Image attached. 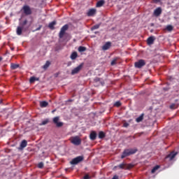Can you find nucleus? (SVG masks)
I'll use <instances>...</instances> for the list:
<instances>
[{"label": "nucleus", "mask_w": 179, "mask_h": 179, "mask_svg": "<svg viewBox=\"0 0 179 179\" xmlns=\"http://www.w3.org/2000/svg\"><path fill=\"white\" fill-rule=\"evenodd\" d=\"M178 152H172L171 154H169L167 157L166 159L169 158L170 160H172L175 158V157L177 155Z\"/></svg>", "instance_id": "ddd939ff"}, {"label": "nucleus", "mask_w": 179, "mask_h": 179, "mask_svg": "<svg viewBox=\"0 0 179 179\" xmlns=\"http://www.w3.org/2000/svg\"><path fill=\"white\" fill-rule=\"evenodd\" d=\"M57 24L56 21H52V22H50L48 27L51 29V30H54L55 29V25Z\"/></svg>", "instance_id": "f3484780"}, {"label": "nucleus", "mask_w": 179, "mask_h": 179, "mask_svg": "<svg viewBox=\"0 0 179 179\" xmlns=\"http://www.w3.org/2000/svg\"><path fill=\"white\" fill-rule=\"evenodd\" d=\"M133 167H134L133 164H127L125 163H122V164H120L118 166H115V169L116 168H119L120 169H126V170H129V169H131Z\"/></svg>", "instance_id": "f03ea898"}, {"label": "nucleus", "mask_w": 179, "mask_h": 179, "mask_svg": "<svg viewBox=\"0 0 179 179\" xmlns=\"http://www.w3.org/2000/svg\"><path fill=\"white\" fill-rule=\"evenodd\" d=\"M110 46H111L110 42H106V43H105V45H103V46L102 47V50H107L110 48Z\"/></svg>", "instance_id": "4468645a"}, {"label": "nucleus", "mask_w": 179, "mask_h": 179, "mask_svg": "<svg viewBox=\"0 0 179 179\" xmlns=\"http://www.w3.org/2000/svg\"><path fill=\"white\" fill-rule=\"evenodd\" d=\"M94 34H99V32H98V31H97V32H94Z\"/></svg>", "instance_id": "a18cd8bd"}, {"label": "nucleus", "mask_w": 179, "mask_h": 179, "mask_svg": "<svg viewBox=\"0 0 179 179\" xmlns=\"http://www.w3.org/2000/svg\"><path fill=\"white\" fill-rule=\"evenodd\" d=\"M129 125V124L128 123H127V122H125V123L124 124V127H127Z\"/></svg>", "instance_id": "a19ab883"}, {"label": "nucleus", "mask_w": 179, "mask_h": 179, "mask_svg": "<svg viewBox=\"0 0 179 179\" xmlns=\"http://www.w3.org/2000/svg\"><path fill=\"white\" fill-rule=\"evenodd\" d=\"M179 106V104L178 103H172L171 106H170V108L171 109H176L178 108Z\"/></svg>", "instance_id": "b1692460"}, {"label": "nucleus", "mask_w": 179, "mask_h": 179, "mask_svg": "<svg viewBox=\"0 0 179 179\" xmlns=\"http://www.w3.org/2000/svg\"><path fill=\"white\" fill-rule=\"evenodd\" d=\"M27 145V142L26 140H23L20 145V147L18 148L19 150H22Z\"/></svg>", "instance_id": "1a4fd4ad"}, {"label": "nucleus", "mask_w": 179, "mask_h": 179, "mask_svg": "<svg viewBox=\"0 0 179 179\" xmlns=\"http://www.w3.org/2000/svg\"><path fill=\"white\" fill-rule=\"evenodd\" d=\"M71 142L75 145H80L81 144V139L78 136L72 137Z\"/></svg>", "instance_id": "39448f33"}, {"label": "nucleus", "mask_w": 179, "mask_h": 179, "mask_svg": "<svg viewBox=\"0 0 179 179\" xmlns=\"http://www.w3.org/2000/svg\"><path fill=\"white\" fill-rule=\"evenodd\" d=\"M65 31H63V29H61L60 32L59 34V38H62L65 34Z\"/></svg>", "instance_id": "5701e85b"}, {"label": "nucleus", "mask_w": 179, "mask_h": 179, "mask_svg": "<svg viewBox=\"0 0 179 179\" xmlns=\"http://www.w3.org/2000/svg\"><path fill=\"white\" fill-rule=\"evenodd\" d=\"M105 136H106V134L104 132H103V131L99 132V138H105Z\"/></svg>", "instance_id": "cd10ccee"}, {"label": "nucleus", "mask_w": 179, "mask_h": 179, "mask_svg": "<svg viewBox=\"0 0 179 179\" xmlns=\"http://www.w3.org/2000/svg\"><path fill=\"white\" fill-rule=\"evenodd\" d=\"M22 10L24 11V13L26 15H31L32 13V11L29 7V6L28 5H24L23 7H22Z\"/></svg>", "instance_id": "423d86ee"}, {"label": "nucleus", "mask_w": 179, "mask_h": 179, "mask_svg": "<svg viewBox=\"0 0 179 179\" xmlns=\"http://www.w3.org/2000/svg\"><path fill=\"white\" fill-rule=\"evenodd\" d=\"M121 105H122V103H121L120 101H117V102L114 104V106H116V107H120V106H121Z\"/></svg>", "instance_id": "c9c22d12"}, {"label": "nucleus", "mask_w": 179, "mask_h": 179, "mask_svg": "<svg viewBox=\"0 0 179 179\" xmlns=\"http://www.w3.org/2000/svg\"><path fill=\"white\" fill-rule=\"evenodd\" d=\"M146 62L143 59H140L139 61L136 62L134 64L135 67L137 69H141L142 67L145 66Z\"/></svg>", "instance_id": "20e7f679"}, {"label": "nucleus", "mask_w": 179, "mask_h": 179, "mask_svg": "<svg viewBox=\"0 0 179 179\" xmlns=\"http://www.w3.org/2000/svg\"><path fill=\"white\" fill-rule=\"evenodd\" d=\"M55 110H54L53 111H52V113H54Z\"/></svg>", "instance_id": "8fccbe9b"}, {"label": "nucleus", "mask_w": 179, "mask_h": 179, "mask_svg": "<svg viewBox=\"0 0 179 179\" xmlns=\"http://www.w3.org/2000/svg\"><path fill=\"white\" fill-rule=\"evenodd\" d=\"M86 50H87V48H85V46H79V48H78V51L80 52H83L86 51Z\"/></svg>", "instance_id": "412c9836"}, {"label": "nucleus", "mask_w": 179, "mask_h": 179, "mask_svg": "<svg viewBox=\"0 0 179 179\" xmlns=\"http://www.w3.org/2000/svg\"><path fill=\"white\" fill-rule=\"evenodd\" d=\"M48 122H49L48 120H45L43 121L42 123L40 124V125L41 126L45 125V124H47L48 123Z\"/></svg>", "instance_id": "f704fd0d"}, {"label": "nucleus", "mask_w": 179, "mask_h": 179, "mask_svg": "<svg viewBox=\"0 0 179 179\" xmlns=\"http://www.w3.org/2000/svg\"><path fill=\"white\" fill-rule=\"evenodd\" d=\"M2 61V57H0V62Z\"/></svg>", "instance_id": "c03bdc74"}, {"label": "nucleus", "mask_w": 179, "mask_h": 179, "mask_svg": "<svg viewBox=\"0 0 179 179\" xmlns=\"http://www.w3.org/2000/svg\"><path fill=\"white\" fill-rule=\"evenodd\" d=\"M94 82L95 83H99L101 85H103L104 84V82L103 81H101V79L99 78H96L94 79Z\"/></svg>", "instance_id": "393cba45"}, {"label": "nucleus", "mask_w": 179, "mask_h": 179, "mask_svg": "<svg viewBox=\"0 0 179 179\" xmlns=\"http://www.w3.org/2000/svg\"><path fill=\"white\" fill-rule=\"evenodd\" d=\"M116 62H117V59H113L112 62H111V65L112 66H114L116 64Z\"/></svg>", "instance_id": "4c0bfd02"}, {"label": "nucleus", "mask_w": 179, "mask_h": 179, "mask_svg": "<svg viewBox=\"0 0 179 179\" xmlns=\"http://www.w3.org/2000/svg\"><path fill=\"white\" fill-rule=\"evenodd\" d=\"M162 8L161 7H158V8H156L154 11V15L156 17H159L162 14Z\"/></svg>", "instance_id": "9d476101"}, {"label": "nucleus", "mask_w": 179, "mask_h": 179, "mask_svg": "<svg viewBox=\"0 0 179 179\" xmlns=\"http://www.w3.org/2000/svg\"><path fill=\"white\" fill-rule=\"evenodd\" d=\"M16 32L18 36H20L22 33V28L21 27H17Z\"/></svg>", "instance_id": "a211bd4d"}, {"label": "nucleus", "mask_w": 179, "mask_h": 179, "mask_svg": "<svg viewBox=\"0 0 179 179\" xmlns=\"http://www.w3.org/2000/svg\"><path fill=\"white\" fill-rule=\"evenodd\" d=\"M151 26L153 27V26H154V24H151Z\"/></svg>", "instance_id": "49530a36"}, {"label": "nucleus", "mask_w": 179, "mask_h": 179, "mask_svg": "<svg viewBox=\"0 0 179 179\" xmlns=\"http://www.w3.org/2000/svg\"><path fill=\"white\" fill-rule=\"evenodd\" d=\"M96 136H97V134L94 131H92L90 135V138L92 141H94L96 140Z\"/></svg>", "instance_id": "f8f14e48"}, {"label": "nucleus", "mask_w": 179, "mask_h": 179, "mask_svg": "<svg viewBox=\"0 0 179 179\" xmlns=\"http://www.w3.org/2000/svg\"><path fill=\"white\" fill-rule=\"evenodd\" d=\"M69 29V25L68 24H66L65 25H64V27H62L61 29L64 31H66Z\"/></svg>", "instance_id": "7c9ffc66"}, {"label": "nucleus", "mask_w": 179, "mask_h": 179, "mask_svg": "<svg viewBox=\"0 0 179 179\" xmlns=\"http://www.w3.org/2000/svg\"><path fill=\"white\" fill-rule=\"evenodd\" d=\"M77 57H78V54L76 52H73L72 55H71V59L72 60L76 59Z\"/></svg>", "instance_id": "a878e982"}, {"label": "nucleus", "mask_w": 179, "mask_h": 179, "mask_svg": "<svg viewBox=\"0 0 179 179\" xmlns=\"http://www.w3.org/2000/svg\"><path fill=\"white\" fill-rule=\"evenodd\" d=\"M136 152H137V150H136V149H126L124 150V152L121 156V158L124 159L126 157H128L131 155L135 154Z\"/></svg>", "instance_id": "f257e3e1"}, {"label": "nucleus", "mask_w": 179, "mask_h": 179, "mask_svg": "<svg viewBox=\"0 0 179 179\" xmlns=\"http://www.w3.org/2000/svg\"><path fill=\"white\" fill-rule=\"evenodd\" d=\"M153 1H154V2H155V3H157L160 2V1H161V0H153Z\"/></svg>", "instance_id": "79ce46f5"}, {"label": "nucleus", "mask_w": 179, "mask_h": 179, "mask_svg": "<svg viewBox=\"0 0 179 179\" xmlns=\"http://www.w3.org/2000/svg\"><path fill=\"white\" fill-rule=\"evenodd\" d=\"M143 116H144V114H142L139 117H138V118L136 119V122H142L143 120Z\"/></svg>", "instance_id": "c85d7f7f"}, {"label": "nucleus", "mask_w": 179, "mask_h": 179, "mask_svg": "<svg viewBox=\"0 0 179 179\" xmlns=\"http://www.w3.org/2000/svg\"><path fill=\"white\" fill-rule=\"evenodd\" d=\"M160 168V166H155L153 169H152V173H155V172H156V171L157 170H158Z\"/></svg>", "instance_id": "473e14b6"}, {"label": "nucleus", "mask_w": 179, "mask_h": 179, "mask_svg": "<svg viewBox=\"0 0 179 179\" xmlns=\"http://www.w3.org/2000/svg\"><path fill=\"white\" fill-rule=\"evenodd\" d=\"M100 27V24H96V25H94L92 28H91L92 31H94L95 29H98Z\"/></svg>", "instance_id": "2f4dec72"}, {"label": "nucleus", "mask_w": 179, "mask_h": 179, "mask_svg": "<svg viewBox=\"0 0 179 179\" xmlns=\"http://www.w3.org/2000/svg\"><path fill=\"white\" fill-rule=\"evenodd\" d=\"M112 179H118V176H114V177Z\"/></svg>", "instance_id": "37998d69"}, {"label": "nucleus", "mask_w": 179, "mask_h": 179, "mask_svg": "<svg viewBox=\"0 0 179 179\" xmlns=\"http://www.w3.org/2000/svg\"><path fill=\"white\" fill-rule=\"evenodd\" d=\"M91 178V177L89 176V175H85V176H84V178L83 179H90Z\"/></svg>", "instance_id": "58836bf2"}, {"label": "nucleus", "mask_w": 179, "mask_h": 179, "mask_svg": "<svg viewBox=\"0 0 179 179\" xmlns=\"http://www.w3.org/2000/svg\"><path fill=\"white\" fill-rule=\"evenodd\" d=\"M96 13L95 8H90L87 13V16L92 17L94 16Z\"/></svg>", "instance_id": "9b49d317"}, {"label": "nucleus", "mask_w": 179, "mask_h": 179, "mask_svg": "<svg viewBox=\"0 0 179 179\" xmlns=\"http://www.w3.org/2000/svg\"><path fill=\"white\" fill-rule=\"evenodd\" d=\"M166 30L168 31H172L173 30V25H167L166 27Z\"/></svg>", "instance_id": "c756f323"}, {"label": "nucleus", "mask_w": 179, "mask_h": 179, "mask_svg": "<svg viewBox=\"0 0 179 179\" xmlns=\"http://www.w3.org/2000/svg\"><path fill=\"white\" fill-rule=\"evenodd\" d=\"M27 20H25L22 22V24H23V25H24H24H26V24H27Z\"/></svg>", "instance_id": "ea45409f"}, {"label": "nucleus", "mask_w": 179, "mask_h": 179, "mask_svg": "<svg viewBox=\"0 0 179 179\" xmlns=\"http://www.w3.org/2000/svg\"><path fill=\"white\" fill-rule=\"evenodd\" d=\"M104 3H105L104 0H99L96 3V7L101 8V6H103L104 5Z\"/></svg>", "instance_id": "dca6fc26"}, {"label": "nucleus", "mask_w": 179, "mask_h": 179, "mask_svg": "<svg viewBox=\"0 0 179 179\" xmlns=\"http://www.w3.org/2000/svg\"><path fill=\"white\" fill-rule=\"evenodd\" d=\"M50 65V63L48 61L43 66V69H46L49 67V66Z\"/></svg>", "instance_id": "72a5a7b5"}, {"label": "nucleus", "mask_w": 179, "mask_h": 179, "mask_svg": "<svg viewBox=\"0 0 179 179\" xmlns=\"http://www.w3.org/2000/svg\"><path fill=\"white\" fill-rule=\"evenodd\" d=\"M178 100H176V101H178Z\"/></svg>", "instance_id": "3c124183"}, {"label": "nucleus", "mask_w": 179, "mask_h": 179, "mask_svg": "<svg viewBox=\"0 0 179 179\" xmlns=\"http://www.w3.org/2000/svg\"><path fill=\"white\" fill-rule=\"evenodd\" d=\"M40 29V28H38V29L37 30H39Z\"/></svg>", "instance_id": "09e8293b"}, {"label": "nucleus", "mask_w": 179, "mask_h": 179, "mask_svg": "<svg viewBox=\"0 0 179 179\" xmlns=\"http://www.w3.org/2000/svg\"><path fill=\"white\" fill-rule=\"evenodd\" d=\"M83 66H84V64L83 63L80 64L78 67L72 70L71 74L72 76L78 74L82 70Z\"/></svg>", "instance_id": "7ed1b4c3"}, {"label": "nucleus", "mask_w": 179, "mask_h": 179, "mask_svg": "<svg viewBox=\"0 0 179 179\" xmlns=\"http://www.w3.org/2000/svg\"><path fill=\"white\" fill-rule=\"evenodd\" d=\"M20 65L19 64H10V69L12 70H15L17 69V68H19Z\"/></svg>", "instance_id": "6ab92c4d"}, {"label": "nucleus", "mask_w": 179, "mask_h": 179, "mask_svg": "<svg viewBox=\"0 0 179 179\" xmlns=\"http://www.w3.org/2000/svg\"><path fill=\"white\" fill-rule=\"evenodd\" d=\"M2 103V101L0 99V103Z\"/></svg>", "instance_id": "de8ad7c7"}, {"label": "nucleus", "mask_w": 179, "mask_h": 179, "mask_svg": "<svg viewBox=\"0 0 179 179\" xmlns=\"http://www.w3.org/2000/svg\"><path fill=\"white\" fill-rule=\"evenodd\" d=\"M155 39L153 36H150L148 39L147 40V43L149 45H152L154 43Z\"/></svg>", "instance_id": "2eb2a0df"}, {"label": "nucleus", "mask_w": 179, "mask_h": 179, "mask_svg": "<svg viewBox=\"0 0 179 179\" xmlns=\"http://www.w3.org/2000/svg\"><path fill=\"white\" fill-rule=\"evenodd\" d=\"M65 31H63V29H61L60 32L59 34V38H62L65 34Z\"/></svg>", "instance_id": "4be33fe9"}, {"label": "nucleus", "mask_w": 179, "mask_h": 179, "mask_svg": "<svg viewBox=\"0 0 179 179\" xmlns=\"http://www.w3.org/2000/svg\"><path fill=\"white\" fill-rule=\"evenodd\" d=\"M83 160V157L81 156L77 157L76 158H74L73 159H72V161L71 162V164H77L79 162H82Z\"/></svg>", "instance_id": "6e6552de"}, {"label": "nucleus", "mask_w": 179, "mask_h": 179, "mask_svg": "<svg viewBox=\"0 0 179 179\" xmlns=\"http://www.w3.org/2000/svg\"><path fill=\"white\" fill-rule=\"evenodd\" d=\"M38 80H39L38 78H35V77H31V78H30V80H29V83H34L35 81H38Z\"/></svg>", "instance_id": "bb28decb"}, {"label": "nucleus", "mask_w": 179, "mask_h": 179, "mask_svg": "<svg viewBox=\"0 0 179 179\" xmlns=\"http://www.w3.org/2000/svg\"><path fill=\"white\" fill-rule=\"evenodd\" d=\"M48 103L46 102V101H41V102L40 103V106H41V108H45V107L48 106Z\"/></svg>", "instance_id": "aec40b11"}, {"label": "nucleus", "mask_w": 179, "mask_h": 179, "mask_svg": "<svg viewBox=\"0 0 179 179\" xmlns=\"http://www.w3.org/2000/svg\"><path fill=\"white\" fill-rule=\"evenodd\" d=\"M59 117H55V118H53V122L56 124V127H62L64 125V124L63 122H59Z\"/></svg>", "instance_id": "0eeeda50"}, {"label": "nucleus", "mask_w": 179, "mask_h": 179, "mask_svg": "<svg viewBox=\"0 0 179 179\" xmlns=\"http://www.w3.org/2000/svg\"><path fill=\"white\" fill-rule=\"evenodd\" d=\"M38 167L39 169H42L43 167V162H40L38 164Z\"/></svg>", "instance_id": "e433bc0d"}]
</instances>
